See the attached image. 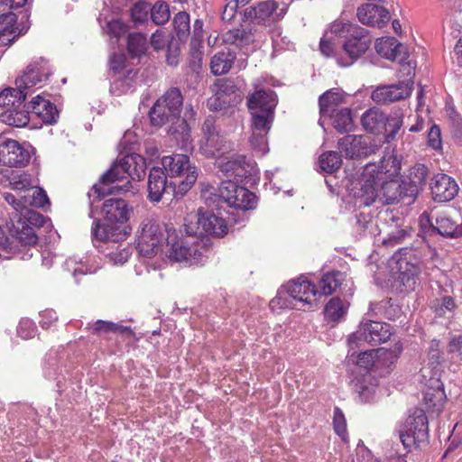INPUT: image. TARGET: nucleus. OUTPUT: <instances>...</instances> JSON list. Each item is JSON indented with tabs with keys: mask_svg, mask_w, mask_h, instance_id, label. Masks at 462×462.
<instances>
[{
	"mask_svg": "<svg viewBox=\"0 0 462 462\" xmlns=\"http://www.w3.org/2000/svg\"><path fill=\"white\" fill-rule=\"evenodd\" d=\"M429 437L428 419L422 410H415L408 417L404 430L400 433V439L406 448L420 446L427 442Z\"/></svg>",
	"mask_w": 462,
	"mask_h": 462,
	"instance_id": "obj_11",
	"label": "nucleus"
},
{
	"mask_svg": "<svg viewBox=\"0 0 462 462\" xmlns=\"http://www.w3.org/2000/svg\"><path fill=\"white\" fill-rule=\"evenodd\" d=\"M378 54L390 60H404L408 58L406 47L394 37H383L375 44Z\"/></svg>",
	"mask_w": 462,
	"mask_h": 462,
	"instance_id": "obj_26",
	"label": "nucleus"
},
{
	"mask_svg": "<svg viewBox=\"0 0 462 462\" xmlns=\"http://www.w3.org/2000/svg\"><path fill=\"white\" fill-rule=\"evenodd\" d=\"M147 186L149 199L159 202L168 188L167 177L162 168L153 167L151 169Z\"/></svg>",
	"mask_w": 462,
	"mask_h": 462,
	"instance_id": "obj_30",
	"label": "nucleus"
},
{
	"mask_svg": "<svg viewBox=\"0 0 462 462\" xmlns=\"http://www.w3.org/2000/svg\"><path fill=\"white\" fill-rule=\"evenodd\" d=\"M130 255L131 248L129 246H125L109 253L108 257L114 264H123L127 262Z\"/></svg>",
	"mask_w": 462,
	"mask_h": 462,
	"instance_id": "obj_62",
	"label": "nucleus"
},
{
	"mask_svg": "<svg viewBox=\"0 0 462 462\" xmlns=\"http://www.w3.org/2000/svg\"><path fill=\"white\" fill-rule=\"evenodd\" d=\"M202 25L203 23L200 20L195 21L193 36L190 42L191 56L199 63L202 60V51H199V48L202 47Z\"/></svg>",
	"mask_w": 462,
	"mask_h": 462,
	"instance_id": "obj_50",
	"label": "nucleus"
},
{
	"mask_svg": "<svg viewBox=\"0 0 462 462\" xmlns=\"http://www.w3.org/2000/svg\"><path fill=\"white\" fill-rule=\"evenodd\" d=\"M151 17L155 24H163L170 19L169 5L165 2L158 1L150 8Z\"/></svg>",
	"mask_w": 462,
	"mask_h": 462,
	"instance_id": "obj_53",
	"label": "nucleus"
},
{
	"mask_svg": "<svg viewBox=\"0 0 462 462\" xmlns=\"http://www.w3.org/2000/svg\"><path fill=\"white\" fill-rule=\"evenodd\" d=\"M387 116L377 108L365 111L361 118L363 127L374 134L383 133L386 128Z\"/></svg>",
	"mask_w": 462,
	"mask_h": 462,
	"instance_id": "obj_33",
	"label": "nucleus"
},
{
	"mask_svg": "<svg viewBox=\"0 0 462 462\" xmlns=\"http://www.w3.org/2000/svg\"><path fill=\"white\" fill-rule=\"evenodd\" d=\"M333 425L336 433L345 439L346 435V421L342 411L337 407L334 409Z\"/></svg>",
	"mask_w": 462,
	"mask_h": 462,
	"instance_id": "obj_58",
	"label": "nucleus"
},
{
	"mask_svg": "<svg viewBox=\"0 0 462 462\" xmlns=\"http://www.w3.org/2000/svg\"><path fill=\"white\" fill-rule=\"evenodd\" d=\"M347 307L340 299L333 298L325 307V317L328 320L337 322L346 314Z\"/></svg>",
	"mask_w": 462,
	"mask_h": 462,
	"instance_id": "obj_43",
	"label": "nucleus"
},
{
	"mask_svg": "<svg viewBox=\"0 0 462 462\" xmlns=\"http://www.w3.org/2000/svg\"><path fill=\"white\" fill-rule=\"evenodd\" d=\"M335 129L339 133H348L354 130L355 125L351 110L347 107H343L332 114H328Z\"/></svg>",
	"mask_w": 462,
	"mask_h": 462,
	"instance_id": "obj_36",
	"label": "nucleus"
},
{
	"mask_svg": "<svg viewBox=\"0 0 462 462\" xmlns=\"http://www.w3.org/2000/svg\"><path fill=\"white\" fill-rule=\"evenodd\" d=\"M391 336L392 328L389 324L364 319L357 330L349 336L348 342L351 346H359L363 341L378 345L388 341Z\"/></svg>",
	"mask_w": 462,
	"mask_h": 462,
	"instance_id": "obj_10",
	"label": "nucleus"
},
{
	"mask_svg": "<svg viewBox=\"0 0 462 462\" xmlns=\"http://www.w3.org/2000/svg\"><path fill=\"white\" fill-rule=\"evenodd\" d=\"M10 178V188L15 191L16 197L25 192L32 185L30 176L25 173L12 171Z\"/></svg>",
	"mask_w": 462,
	"mask_h": 462,
	"instance_id": "obj_49",
	"label": "nucleus"
},
{
	"mask_svg": "<svg viewBox=\"0 0 462 462\" xmlns=\"http://www.w3.org/2000/svg\"><path fill=\"white\" fill-rule=\"evenodd\" d=\"M428 169L423 164H416L410 169L409 183H406L405 194L409 197L407 204H411L425 186L428 178Z\"/></svg>",
	"mask_w": 462,
	"mask_h": 462,
	"instance_id": "obj_28",
	"label": "nucleus"
},
{
	"mask_svg": "<svg viewBox=\"0 0 462 462\" xmlns=\"http://www.w3.org/2000/svg\"><path fill=\"white\" fill-rule=\"evenodd\" d=\"M292 300L300 306L309 309L319 304V291L315 285L307 280L298 279L287 285Z\"/></svg>",
	"mask_w": 462,
	"mask_h": 462,
	"instance_id": "obj_19",
	"label": "nucleus"
},
{
	"mask_svg": "<svg viewBox=\"0 0 462 462\" xmlns=\"http://www.w3.org/2000/svg\"><path fill=\"white\" fill-rule=\"evenodd\" d=\"M225 41L237 46L247 45L254 41V36L250 31L243 28L230 30L225 36Z\"/></svg>",
	"mask_w": 462,
	"mask_h": 462,
	"instance_id": "obj_48",
	"label": "nucleus"
},
{
	"mask_svg": "<svg viewBox=\"0 0 462 462\" xmlns=\"http://www.w3.org/2000/svg\"><path fill=\"white\" fill-rule=\"evenodd\" d=\"M358 20L365 25L381 28L390 20L387 9L374 3H367L357 9Z\"/></svg>",
	"mask_w": 462,
	"mask_h": 462,
	"instance_id": "obj_24",
	"label": "nucleus"
},
{
	"mask_svg": "<svg viewBox=\"0 0 462 462\" xmlns=\"http://www.w3.org/2000/svg\"><path fill=\"white\" fill-rule=\"evenodd\" d=\"M24 107L25 106L22 103L19 106H14L5 108L0 114L1 121L8 125L15 127L25 126L30 120V112L28 107L26 109H24Z\"/></svg>",
	"mask_w": 462,
	"mask_h": 462,
	"instance_id": "obj_32",
	"label": "nucleus"
},
{
	"mask_svg": "<svg viewBox=\"0 0 462 462\" xmlns=\"http://www.w3.org/2000/svg\"><path fill=\"white\" fill-rule=\"evenodd\" d=\"M319 162L323 171L332 173L340 168L342 160L337 152H327L320 155Z\"/></svg>",
	"mask_w": 462,
	"mask_h": 462,
	"instance_id": "obj_47",
	"label": "nucleus"
},
{
	"mask_svg": "<svg viewBox=\"0 0 462 462\" xmlns=\"http://www.w3.org/2000/svg\"><path fill=\"white\" fill-rule=\"evenodd\" d=\"M29 93L23 88H9L0 93V106L7 108L14 106H20L25 100Z\"/></svg>",
	"mask_w": 462,
	"mask_h": 462,
	"instance_id": "obj_38",
	"label": "nucleus"
},
{
	"mask_svg": "<svg viewBox=\"0 0 462 462\" xmlns=\"http://www.w3.org/2000/svg\"><path fill=\"white\" fill-rule=\"evenodd\" d=\"M150 7L143 2L136 3L131 9V16L136 23H143L147 20Z\"/></svg>",
	"mask_w": 462,
	"mask_h": 462,
	"instance_id": "obj_59",
	"label": "nucleus"
},
{
	"mask_svg": "<svg viewBox=\"0 0 462 462\" xmlns=\"http://www.w3.org/2000/svg\"><path fill=\"white\" fill-rule=\"evenodd\" d=\"M388 351L384 348L372 349L359 354L356 364L360 367L369 369L372 367L376 360L383 356H385Z\"/></svg>",
	"mask_w": 462,
	"mask_h": 462,
	"instance_id": "obj_52",
	"label": "nucleus"
},
{
	"mask_svg": "<svg viewBox=\"0 0 462 462\" xmlns=\"http://www.w3.org/2000/svg\"><path fill=\"white\" fill-rule=\"evenodd\" d=\"M433 308L439 316H444L447 311H452L456 308V304L451 297L446 296L437 300Z\"/></svg>",
	"mask_w": 462,
	"mask_h": 462,
	"instance_id": "obj_61",
	"label": "nucleus"
},
{
	"mask_svg": "<svg viewBox=\"0 0 462 462\" xmlns=\"http://www.w3.org/2000/svg\"><path fill=\"white\" fill-rule=\"evenodd\" d=\"M270 307L273 310L281 309H300V306L292 300L290 291L286 290H280L277 295L270 301Z\"/></svg>",
	"mask_w": 462,
	"mask_h": 462,
	"instance_id": "obj_46",
	"label": "nucleus"
},
{
	"mask_svg": "<svg viewBox=\"0 0 462 462\" xmlns=\"http://www.w3.org/2000/svg\"><path fill=\"white\" fill-rule=\"evenodd\" d=\"M125 165H127L129 176L134 180H140L145 174V160L139 154L125 156Z\"/></svg>",
	"mask_w": 462,
	"mask_h": 462,
	"instance_id": "obj_39",
	"label": "nucleus"
},
{
	"mask_svg": "<svg viewBox=\"0 0 462 462\" xmlns=\"http://www.w3.org/2000/svg\"><path fill=\"white\" fill-rule=\"evenodd\" d=\"M171 125L168 133L173 137L175 142L184 151H189L192 148V140L190 135V127L184 119H178Z\"/></svg>",
	"mask_w": 462,
	"mask_h": 462,
	"instance_id": "obj_34",
	"label": "nucleus"
},
{
	"mask_svg": "<svg viewBox=\"0 0 462 462\" xmlns=\"http://www.w3.org/2000/svg\"><path fill=\"white\" fill-rule=\"evenodd\" d=\"M31 116L41 118L43 122L52 124L56 122L58 111L56 106L40 95L34 97L28 105Z\"/></svg>",
	"mask_w": 462,
	"mask_h": 462,
	"instance_id": "obj_29",
	"label": "nucleus"
},
{
	"mask_svg": "<svg viewBox=\"0 0 462 462\" xmlns=\"http://www.w3.org/2000/svg\"><path fill=\"white\" fill-rule=\"evenodd\" d=\"M332 33L345 38L339 50L337 51L336 60L342 67L354 64L365 53L371 44V39L365 29L357 24L344 21H336L331 24Z\"/></svg>",
	"mask_w": 462,
	"mask_h": 462,
	"instance_id": "obj_3",
	"label": "nucleus"
},
{
	"mask_svg": "<svg viewBox=\"0 0 462 462\" xmlns=\"http://www.w3.org/2000/svg\"><path fill=\"white\" fill-rule=\"evenodd\" d=\"M132 213L127 202L122 199H106L102 207L103 219L92 227L93 236L100 241L118 243L131 233L128 220Z\"/></svg>",
	"mask_w": 462,
	"mask_h": 462,
	"instance_id": "obj_2",
	"label": "nucleus"
},
{
	"mask_svg": "<svg viewBox=\"0 0 462 462\" xmlns=\"http://www.w3.org/2000/svg\"><path fill=\"white\" fill-rule=\"evenodd\" d=\"M31 159V152L24 144L16 140L0 137V163L9 167L25 166Z\"/></svg>",
	"mask_w": 462,
	"mask_h": 462,
	"instance_id": "obj_15",
	"label": "nucleus"
},
{
	"mask_svg": "<svg viewBox=\"0 0 462 462\" xmlns=\"http://www.w3.org/2000/svg\"><path fill=\"white\" fill-rule=\"evenodd\" d=\"M277 99L271 89H258L248 97L247 106L249 109L274 112Z\"/></svg>",
	"mask_w": 462,
	"mask_h": 462,
	"instance_id": "obj_31",
	"label": "nucleus"
},
{
	"mask_svg": "<svg viewBox=\"0 0 462 462\" xmlns=\"http://www.w3.org/2000/svg\"><path fill=\"white\" fill-rule=\"evenodd\" d=\"M15 217L19 219L21 217L23 220H25L26 223L34 227H40L44 224V217L38 212H35L31 209H27L23 211V214L15 213Z\"/></svg>",
	"mask_w": 462,
	"mask_h": 462,
	"instance_id": "obj_57",
	"label": "nucleus"
},
{
	"mask_svg": "<svg viewBox=\"0 0 462 462\" xmlns=\"http://www.w3.org/2000/svg\"><path fill=\"white\" fill-rule=\"evenodd\" d=\"M430 189L435 201L446 202L455 198L458 192V186L451 177L438 173L431 180Z\"/></svg>",
	"mask_w": 462,
	"mask_h": 462,
	"instance_id": "obj_22",
	"label": "nucleus"
},
{
	"mask_svg": "<svg viewBox=\"0 0 462 462\" xmlns=\"http://www.w3.org/2000/svg\"><path fill=\"white\" fill-rule=\"evenodd\" d=\"M5 201L10 205L15 213L23 214L29 208H42L49 204L46 192L40 187L32 185L25 192L16 197L10 192L3 194Z\"/></svg>",
	"mask_w": 462,
	"mask_h": 462,
	"instance_id": "obj_14",
	"label": "nucleus"
},
{
	"mask_svg": "<svg viewBox=\"0 0 462 462\" xmlns=\"http://www.w3.org/2000/svg\"><path fill=\"white\" fill-rule=\"evenodd\" d=\"M237 181L224 180L217 189L219 199L236 209L249 210L256 206V197L247 189L237 185Z\"/></svg>",
	"mask_w": 462,
	"mask_h": 462,
	"instance_id": "obj_9",
	"label": "nucleus"
},
{
	"mask_svg": "<svg viewBox=\"0 0 462 462\" xmlns=\"http://www.w3.org/2000/svg\"><path fill=\"white\" fill-rule=\"evenodd\" d=\"M428 144L434 150L442 147L440 129L436 125H432L428 132Z\"/></svg>",
	"mask_w": 462,
	"mask_h": 462,
	"instance_id": "obj_63",
	"label": "nucleus"
},
{
	"mask_svg": "<svg viewBox=\"0 0 462 462\" xmlns=\"http://www.w3.org/2000/svg\"><path fill=\"white\" fill-rule=\"evenodd\" d=\"M127 49L133 56H140L144 53L147 49L146 37L140 32L130 33L127 40Z\"/></svg>",
	"mask_w": 462,
	"mask_h": 462,
	"instance_id": "obj_51",
	"label": "nucleus"
},
{
	"mask_svg": "<svg viewBox=\"0 0 462 462\" xmlns=\"http://www.w3.org/2000/svg\"><path fill=\"white\" fill-rule=\"evenodd\" d=\"M50 75L51 69L48 60L40 58L27 66L23 74L16 79L15 84L16 87L26 91L46 81Z\"/></svg>",
	"mask_w": 462,
	"mask_h": 462,
	"instance_id": "obj_18",
	"label": "nucleus"
},
{
	"mask_svg": "<svg viewBox=\"0 0 462 462\" xmlns=\"http://www.w3.org/2000/svg\"><path fill=\"white\" fill-rule=\"evenodd\" d=\"M401 64V69L399 70V78L405 77V79L401 83H411V91L412 90L413 86V77H414V65L411 61L405 62V60L401 61L398 60Z\"/></svg>",
	"mask_w": 462,
	"mask_h": 462,
	"instance_id": "obj_60",
	"label": "nucleus"
},
{
	"mask_svg": "<svg viewBox=\"0 0 462 462\" xmlns=\"http://www.w3.org/2000/svg\"><path fill=\"white\" fill-rule=\"evenodd\" d=\"M398 271V280L405 291H414L420 273L419 259L411 250H402L393 255Z\"/></svg>",
	"mask_w": 462,
	"mask_h": 462,
	"instance_id": "obj_13",
	"label": "nucleus"
},
{
	"mask_svg": "<svg viewBox=\"0 0 462 462\" xmlns=\"http://www.w3.org/2000/svg\"><path fill=\"white\" fill-rule=\"evenodd\" d=\"M284 9L278 8L274 0H266L251 6L245 11V16L254 19L258 23H271L282 17Z\"/></svg>",
	"mask_w": 462,
	"mask_h": 462,
	"instance_id": "obj_20",
	"label": "nucleus"
},
{
	"mask_svg": "<svg viewBox=\"0 0 462 462\" xmlns=\"http://www.w3.org/2000/svg\"><path fill=\"white\" fill-rule=\"evenodd\" d=\"M222 137L217 135L201 137L199 141V147L201 152L208 156H217V153L222 149Z\"/></svg>",
	"mask_w": 462,
	"mask_h": 462,
	"instance_id": "obj_45",
	"label": "nucleus"
},
{
	"mask_svg": "<svg viewBox=\"0 0 462 462\" xmlns=\"http://www.w3.org/2000/svg\"><path fill=\"white\" fill-rule=\"evenodd\" d=\"M183 104V97L179 88H171L167 90L154 104L156 119L162 116L163 109L168 107V115L174 116L176 120L180 119V115Z\"/></svg>",
	"mask_w": 462,
	"mask_h": 462,
	"instance_id": "obj_23",
	"label": "nucleus"
},
{
	"mask_svg": "<svg viewBox=\"0 0 462 462\" xmlns=\"http://www.w3.org/2000/svg\"><path fill=\"white\" fill-rule=\"evenodd\" d=\"M239 4L236 0H228L222 11V20L225 22H232L237 13Z\"/></svg>",
	"mask_w": 462,
	"mask_h": 462,
	"instance_id": "obj_64",
	"label": "nucleus"
},
{
	"mask_svg": "<svg viewBox=\"0 0 462 462\" xmlns=\"http://www.w3.org/2000/svg\"><path fill=\"white\" fill-rule=\"evenodd\" d=\"M377 384L371 376H365L358 380L355 384V392L361 402H371L375 399Z\"/></svg>",
	"mask_w": 462,
	"mask_h": 462,
	"instance_id": "obj_37",
	"label": "nucleus"
},
{
	"mask_svg": "<svg viewBox=\"0 0 462 462\" xmlns=\"http://www.w3.org/2000/svg\"><path fill=\"white\" fill-rule=\"evenodd\" d=\"M163 227L154 220L146 219L143 222L137 244V249L142 256L152 258L160 253L163 254Z\"/></svg>",
	"mask_w": 462,
	"mask_h": 462,
	"instance_id": "obj_8",
	"label": "nucleus"
},
{
	"mask_svg": "<svg viewBox=\"0 0 462 462\" xmlns=\"http://www.w3.org/2000/svg\"><path fill=\"white\" fill-rule=\"evenodd\" d=\"M9 232L10 237L0 234V257L8 259L11 254L18 252L20 247L32 246L38 242L34 228L21 217L15 222L12 220Z\"/></svg>",
	"mask_w": 462,
	"mask_h": 462,
	"instance_id": "obj_6",
	"label": "nucleus"
},
{
	"mask_svg": "<svg viewBox=\"0 0 462 462\" xmlns=\"http://www.w3.org/2000/svg\"><path fill=\"white\" fill-rule=\"evenodd\" d=\"M403 124V113L402 110H394L391 116H387L386 128L383 132L386 134L387 142L394 139L396 134Z\"/></svg>",
	"mask_w": 462,
	"mask_h": 462,
	"instance_id": "obj_44",
	"label": "nucleus"
},
{
	"mask_svg": "<svg viewBox=\"0 0 462 462\" xmlns=\"http://www.w3.org/2000/svg\"><path fill=\"white\" fill-rule=\"evenodd\" d=\"M374 171V165H366L362 179L361 189L356 196L363 199L365 206H370L375 201H379L383 205L394 204L402 201L407 204L409 201L408 195L405 194L406 182L399 180H383L380 177L383 173H386L383 165L381 166L376 177L372 175Z\"/></svg>",
	"mask_w": 462,
	"mask_h": 462,
	"instance_id": "obj_1",
	"label": "nucleus"
},
{
	"mask_svg": "<svg viewBox=\"0 0 462 462\" xmlns=\"http://www.w3.org/2000/svg\"><path fill=\"white\" fill-rule=\"evenodd\" d=\"M234 62V56L231 53L220 52L213 56L210 62V69L214 75H223L229 71Z\"/></svg>",
	"mask_w": 462,
	"mask_h": 462,
	"instance_id": "obj_42",
	"label": "nucleus"
},
{
	"mask_svg": "<svg viewBox=\"0 0 462 462\" xmlns=\"http://www.w3.org/2000/svg\"><path fill=\"white\" fill-rule=\"evenodd\" d=\"M344 102V96L339 90L330 89L319 97V112L321 116L338 110V106Z\"/></svg>",
	"mask_w": 462,
	"mask_h": 462,
	"instance_id": "obj_35",
	"label": "nucleus"
},
{
	"mask_svg": "<svg viewBox=\"0 0 462 462\" xmlns=\"http://www.w3.org/2000/svg\"><path fill=\"white\" fill-rule=\"evenodd\" d=\"M173 25L179 39H184L189 32V15L186 12L178 13L173 19Z\"/></svg>",
	"mask_w": 462,
	"mask_h": 462,
	"instance_id": "obj_55",
	"label": "nucleus"
},
{
	"mask_svg": "<svg viewBox=\"0 0 462 462\" xmlns=\"http://www.w3.org/2000/svg\"><path fill=\"white\" fill-rule=\"evenodd\" d=\"M217 165L222 172V177L226 180L241 181L250 174L251 165L246 162L243 155L232 153L226 156H220Z\"/></svg>",
	"mask_w": 462,
	"mask_h": 462,
	"instance_id": "obj_17",
	"label": "nucleus"
},
{
	"mask_svg": "<svg viewBox=\"0 0 462 462\" xmlns=\"http://www.w3.org/2000/svg\"><path fill=\"white\" fill-rule=\"evenodd\" d=\"M266 133L252 131V135L249 139L251 147L259 155H263L268 152V143L265 136Z\"/></svg>",
	"mask_w": 462,
	"mask_h": 462,
	"instance_id": "obj_56",
	"label": "nucleus"
},
{
	"mask_svg": "<svg viewBox=\"0 0 462 462\" xmlns=\"http://www.w3.org/2000/svg\"><path fill=\"white\" fill-rule=\"evenodd\" d=\"M411 83H398L377 87L371 94L374 102L387 105L399 101L411 95Z\"/></svg>",
	"mask_w": 462,
	"mask_h": 462,
	"instance_id": "obj_21",
	"label": "nucleus"
},
{
	"mask_svg": "<svg viewBox=\"0 0 462 462\" xmlns=\"http://www.w3.org/2000/svg\"><path fill=\"white\" fill-rule=\"evenodd\" d=\"M341 274L338 272L328 273L322 276L319 282V299L321 296L331 295L341 284Z\"/></svg>",
	"mask_w": 462,
	"mask_h": 462,
	"instance_id": "obj_41",
	"label": "nucleus"
},
{
	"mask_svg": "<svg viewBox=\"0 0 462 462\" xmlns=\"http://www.w3.org/2000/svg\"><path fill=\"white\" fill-rule=\"evenodd\" d=\"M163 171L170 177L185 176L179 188L181 191H187L195 183L198 178L197 168L190 164L189 158L184 154H173L164 156L162 159Z\"/></svg>",
	"mask_w": 462,
	"mask_h": 462,
	"instance_id": "obj_12",
	"label": "nucleus"
},
{
	"mask_svg": "<svg viewBox=\"0 0 462 462\" xmlns=\"http://www.w3.org/2000/svg\"><path fill=\"white\" fill-rule=\"evenodd\" d=\"M183 230L185 234L199 239L203 236L223 237L227 234V226L222 217L199 208L186 216Z\"/></svg>",
	"mask_w": 462,
	"mask_h": 462,
	"instance_id": "obj_5",
	"label": "nucleus"
},
{
	"mask_svg": "<svg viewBox=\"0 0 462 462\" xmlns=\"http://www.w3.org/2000/svg\"><path fill=\"white\" fill-rule=\"evenodd\" d=\"M16 15L14 13L0 14V47L11 45L21 34L24 33L22 29L15 26Z\"/></svg>",
	"mask_w": 462,
	"mask_h": 462,
	"instance_id": "obj_27",
	"label": "nucleus"
},
{
	"mask_svg": "<svg viewBox=\"0 0 462 462\" xmlns=\"http://www.w3.org/2000/svg\"><path fill=\"white\" fill-rule=\"evenodd\" d=\"M129 171L127 165H125V157L115 162L111 168L105 172L98 183L93 186L94 192L97 197H104L106 194L117 190H129Z\"/></svg>",
	"mask_w": 462,
	"mask_h": 462,
	"instance_id": "obj_7",
	"label": "nucleus"
},
{
	"mask_svg": "<svg viewBox=\"0 0 462 462\" xmlns=\"http://www.w3.org/2000/svg\"><path fill=\"white\" fill-rule=\"evenodd\" d=\"M210 89L214 93L208 101V106L211 111H221L230 106V98H227V96L234 93V85L231 81L217 79Z\"/></svg>",
	"mask_w": 462,
	"mask_h": 462,
	"instance_id": "obj_25",
	"label": "nucleus"
},
{
	"mask_svg": "<svg viewBox=\"0 0 462 462\" xmlns=\"http://www.w3.org/2000/svg\"><path fill=\"white\" fill-rule=\"evenodd\" d=\"M429 356H430V365L432 367L424 366L421 368L420 372L422 373V376L425 379L428 376L427 375L428 372L430 374H432L429 376V381L431 383L432 385L436 384V383L439 384V380H438L439 374H438V371L436 370L437 365L439 364V357H440L439 349L430 350Z\"/></svg>",
	"mask_w": 462,
	"mask_h": 462,
	"instance_id": "obj_54",
	"label": "nucleus"
},
{
	"mask_svg": "<svg viewBox=\"0 0 462 462\" xmlns=\"http://www.w3.org/2000/svg\"><path fill=\"white\" fill-rule=\"evenodd\" d=\"M338 149L346 158L356 159L375 153L378 146L362 135H346L338 140Z\"/></svg>",
	"mask_w": 462,
	"mask_h": 462,
	"instance_id": "obj_16",
	"label": "nucleus"
},
{
	"mask_svg": "<svg viewBox=\"0 0 462 462\" xmlns=\"http://www.w3.org/2000/svg\"><path fill=\"white\" fill-rule=\"evenodd\" d=\"M249 110L252 116V131L267 133L271 128L274 112Z\"/></svg>",
	"mask_w": 462,
	"mask_h": 462,
	"instance_id": "obj_40",
	"label": "nucleus"
},
{
	"mask_svg": "<svg viewBox=\"0 0 462 462\" xmlns=\"http://www.w3.org/2000/svg\"><path fill=\"white\" fill-rule=\"evenodd\" d=\"M206 251L203 239L187 234L185 236H179L173 232L167 236L163 254L172 262L198 264L203 261Z\"/></svg>",
	"mask_w": 462,
	"mask_h": 462,
	"instance_id": "obj_4",
	"label": "nucleus"
}]
</instances>
